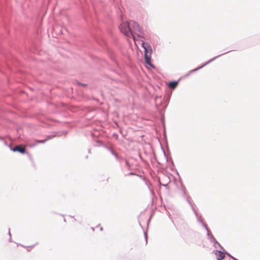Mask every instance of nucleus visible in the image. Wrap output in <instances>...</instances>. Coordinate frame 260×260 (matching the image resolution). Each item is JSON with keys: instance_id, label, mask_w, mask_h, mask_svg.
Returning a JSON list of instances; mask_svg holds the SVG:
<instances>
[{"instance_id": "nucleus-1", "label": "nucleus", "mask_w": 260, "mask_h": 260, "mask_svg": "<svg viewBox=\"0 0 260 260\" xmlns=\"http://www.w3.org/2000/svg\"><path fill=\"white\" fill-rule=\"evenodd\" d=\"M119 29L121 32H122L123 34H124L126 36L129 38L131 37H132L133 38L134 41H136V38L134 36L132 30H131V28L129 27V24L127 22H122L120 26Z\"/></svg>"}, {"instance_id": "nucleus-2", "label": "nucleus", "mask_w": 260, "mask_h": 260, "mask_svg": "<svg viewBox=\"0 0 260 260\" xmlns=\"http://www.w3.org/2000/svg\"><path fill=\"white\" fill-rule=\"evenodd\" d=\"M142 46L145 49V61L147 64H150V55L152 53V49L148 44L144 42L142 43Z\"/></svg>"}, {"instance_id": "nucleus-3", "label": "nucleus", "mask_w": 260, "mask_h": 260, "mask_svg": "<svg viewBox=\"0 0 260 260\" xmlns=\"http://www.w3.org/2000/svg\"><path fill=\"white\" fill-rule=\"evenodd\" d=\"M132 25L134 31L137 33L138 37H142L143 31L139 24L136 22L133 21Z\"/></svg>"}, {"instance_id": "nucleus-4", "label": "nucleus", "mask_w": 260, "mask_h": 260, "mask_svg": "<svg viewBox=\"0 0 260 260\" xmlns=\"http://www.w3.org/2000/svg\"><path fill=\"white\" fill-rule=\"evenodd\" d=\"M13 151H18L21 153H24L25 152V148L21 145H18L12 149Z\"/></svg>"}, {"instance_id": "nucleus-5", "label": "nucleus", "mask_w": 260, "mask_h": 260, "mask_svg": "<svg viewBox=\"0 0 260 260\" xmlns=\"http://www.w3.org/2000/svg\"><path fill=\"white\" fill-rule=\"evenodd\" d=\"M214 253L216 256L217 260H222L225 257L224 253L220 251L215 250Z\"/></svg>"}, {"instance_id": "nucleus-6", "label": "nucleus", "mask_w": 260, "mask_h": 260, "mask_svg": "<svg viewBox=\"0 0 260 260\" xmlns=\"http://www.w3.org/2000/svg\"><path fill=\"white\" fill-rule=\"evenodd\" d=\"M178 84V81H173L169 83V86L171 88L174 89Z\"/></svg>"}, {"instance_id": "nucleus-7", "label": "nucleus", "mask_w": 260, "mask_h": 260, "mask_svg": "<svg viewBox=\"0 0 260 260\" xmlns=\"http://www.w3.org/2000/svg\"><path fill=\"white\" fill-rule=\"evenodd\" d=\"M45 141H46V140H42V141H38L37 142H38V143H44V142H45Z\"/></svg>"}]
</instances>
